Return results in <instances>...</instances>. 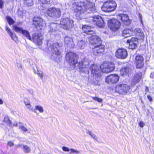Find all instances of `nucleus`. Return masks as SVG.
<instances>
[{
  "label": "nucleus",
  "instance_id": "obj_49",
  "mask_svg": "<svg viewBox=\"0 0 154 154\" xmlns=\"http://www.w3.org/2000/svg\"><path fill=\"white\" fill-rule=\"evenodd\" d=\"M139 17L140 19V22H141V23L142 24H143V21H142V15L140 14H139Z\"/></svg>",
  "mask_w": 154,
  "mask_h": 154
},
{
  "label": "nucleus",
  "instance_id": "obj_16",
  "mask_svg": "<svg viewBox=\"0 0 154 154\" xmlns=\"http://www.w3.org/2000/svg\"><path fill=\"white\" fill-rule=\"evenodd\" d=\"M93 49V54L95 56H99L101 55L104 51L105 46L103 45H100L97 46L91 47Z\"/></svg>",
  "mask_w": 154,
  "mask_h": 154
},
{
  "label": "nucleus",
  "instance_id": "obj_46",
  "mask_svg": "<svg viewBox=\"0 0 154 154\" xmlns=\"http://www.w3.org/2000/svg\"><path fill=\"white\" fill-rule=\"evenodd\" d=\"M6 30L7 31L9 35L11 34V33H12L11 30L9 28L7 27H6Z\"/></svg>",
  "mask_w": 154,
  "mask_h": 154
},
{
  "label": "nucleus",
  "instance_id": "obj_19",
  "mask_svg": "<svg viewBox=\"0 0 154 154\" xmlns=\"http://www.w3.org/2000/svg\"><path fill=\"white\" fill-rule=\"evenodd\" d=\"M127 43L129 44V49H135L137 46L138 40L136 38L132 37L130 39L128 40Z\"/></svg>",
  "mask_w": 154,
  "mask_h": 154
},
{
  "label": "nucleus",
  "instance_id": "obj_4",
  "mask_svg": "<svg viewBox=\"0 0 154 154\" xmlns=\"http://www.w3.org/2000/svg\"><path fill=\"white\" fill-rule=\"evenodd\" d=\"M52 42L50 41L47 42L48 47L50 46V49L53 54L57 56L60 55L61 53V49L58 43H55L51 45Z\"/></svg>",
  "mask_w": 154,
  "mask_h": 154
},
{
  "label": "nucleus",
  "instance_id": "obj_45",
  "mask_svg": "<svg viewBox=\"0 0 154 154\" xmlns=\"http://www.w3.org/2000/svg\"><path fill=\"white\" fill-rule=\"evenodd\" d=\"M62 149L65 152H69L70 150V149H69L68 148L65 146H63L62 147Z\"/></svg>",
  "mask_w": 154,
  "mask_h": 154
},
{
  "label": "nucleus",
  "instance_id": "obj_28",
  "mask_svg": "<svg viewBox=\"0 0 154 154\" xmlns=\"http://www.w3.org/2000/svg\"><path fill=\"white\" fill-rule=\"evenodd\" d=\"M86 42L83 40L81 39L78 40L77 46L79 48L83 49L86 46Z\"/></svg>",
  "mask_w": 154,
  "mask_h": 154
},
{
  "label": "nucleus",
  "instance_id": "obj_17",
  "mask_svg": "<svg viewBox=\"0 0 154 154\" xmlns=\"http://www.w3.org/2000/svg\"><path fill=\"white\" fill-rule=\"evenodd\" d=\"M128 55L127 50L124 48H119L117 50L116 53V57L119 59H125Z\"/></svg>",
  "mask_w": 154,
  "mask_h": 154
},
{
  "label": "nucleus",
  "instance_id": "obj_11",
  "mask_svg": "<svg viewBox=\"0 0 154 154\" xmlns=\"http://www.w3.org/2000/svg\"><path fill=\"white\" fill-rule=\"evenodd\" d=\"M119 79V75L116 74H112L107 76L105 79V82L108 84L112 85L116 83Z\"/></svg>",
  "mask_w": 154,
  "mask_h": 154
},
{
  "label": "nucleus",
  "instance_id": "obj_47",
  "mask_svg": "<svg viewBox=\"0 0 154 154\" xmlns=\"http://www.w3.org/2000/svg\"><path fill=\"white\" fill-rule=\"evenodd\" d=\"M17 66L20 70H21L22 69V67L21 64L20 63H17Z\"/></svg>",
  "mask_w": 154,
  "mask_h": 154
},
{
  "label": "nucleus",
  "instance_id": "obj_48",
  "mask_svg": "<svg viewBox=\"0 0 154 154\" xmlns=\"http://www.w3.org/2000/svg\"><path fill=\"white\" fill-rule=\"evenodd\" d=\"M139 126L141 127H143L145 125L144 123L142 121L140 122L139 123Z\"/></svg>",
  "mask_w": 154,
  "mask_h": 154
},
{
  "label": "nucleus",
  "instance_id": "obj_7",
  "mask_svg": "<svg viewBox=\"0 0 154 154\" xmlns=\"http://www.w3.org/2000/svg\"><path fill=\"white\" fill-rule=\"evenodd\" d=\"M120 22L116 19H112L108 21V26L110 29L115 31L119 29L120 26Z\"/></svg>",
  "mask_w": 154,
  "mask_h": 154
},
{
  "label": "nucleus",
  "instance_id": "obj_3",
  "mask_svg": "<svg viewBox=\"0 0 154 154\" xmlns=\"http://www.w3.org/2000/svg\"><path fill=\"white\" fill-rule=\"evenodd\" d=\"M66 59L70 65L75 66L77 64L78 57L75 53L69 52L66 54Z\"/></svg>",
  "mask_w": 154,
  "mask_h": 154
},
{
  "label": "nucleus",
  "instance_id": "obj_21",
  "mask_svg": "<svg viewBox=\"0 0 154 154\" xmlns=\"http://www.w3.org/2000/svg\"><path fill=\"white\" fill-rule=\"evenodd\" d=\"M59 26V25L57 24L52 23L50 25V31L51 33L53 35H57L59 32V31L58 29V27Z\"/></svg>",
  "mask_w": 154,
  "mask_h": 154
},
{
  "label": "nucleus",
  "instance_id": "obj_59",
  "mask_svg": "<svg viewBox=\"0 0 154 154\" xmlns=\"http://www.w3.org/2000/svg\"><path fill=\"white\" fill-rule=\"evenodd\" d=\"M45 51H47V52H48V50L47 49H45Z\"/></svg>",
  "mask_w": 154,
  "mask_h": 154
},
{
  "label": "nucleus",
  "instance_id": "obj_10",
  "mask_svg": "<svg viewBox=\"0 0 154 154\" xmlns=\"http://www.w3.org/2000/svg\"><path fill=\"white\" fill-rule=\"evenodd\" d=\"M73 21L67 18L63 19L60 21V25L61 27L65 29H69L73 26Z\"/></svg>",
  "mask_w": 154,
  "mask_h": 154
},
{
  "label": "nucleus",
  "instance_id": "obj_40",
  "mask_svg": "<svg viewBox=\"0 0 154 154\" xmlns=\"http://www.w3.org/2000/svg\"><path fill=\"white\" fill-rule=\"evenodd\" d=\"M70 152L69 153V154L73 153V154H79L80 152L77 150L75 149H70Z\"/></svg>",
  "mask_w": 154,
  "mask_h": 154
},
{
  "label": "nucleus",
  "instance_id": "obj_57",
  "mask_svg": "<svg viewBox=\"0 0 154 154\" xmlns=\"http://www.w3.org/2000/svg\"><path fill=\"white\" fill-rule=\"evenodd\" d=\"M91 133V132L89 131H88L87 132V133L89 134H90Z\"/></svg>",
  "mask_w": 154,
  "mask_h": 154
},
{
  "label": "nucleus",
  "instance_id": "obj_54",
  "mask_svg": "<svg viewBox=\"0 0 154 154\" xmlns=\"http://www.w3.org/2000/svg\"><path fill=\"white\" fill-rule=\"evenodd\" d=\"M13 125L14 126H16V127H17V126L19 127V125H18V124L17 123H14Z\"/></svg>",
  "mask_w": 154,
  "mask_h": 154
},
{
  "label": "nucleus",
  "instance_id": "obj_33",
  "mask_svg": "<svg viewBox=\"0 0 154 154\" xmlns=\"http://www.w3.org/2000/svg\"><path fill=\"white\" fill-rule=\"evenodd\" d=\"M24 37L30 40H31V37L30 36L29 32L25 29H23L21 33Z\"/></svg>",
  "mask_w": 154,
  "mask_h": 154
},
{
  "label": "nucleus",
  "instance_id": "obj_20",
  "mask_svg": "<svg viewBox=\"0 0 154 154\" xmlns=\"http://www.w3.org/2000/svg\"><path fill=\"white\" fill-rule=\"evenodd\" d=\"M135 63L137 68H142L144 65L143 57L141 55L136 56L135 59Z\"/></svg>",
  "mask_w": 154,
  "mask_h": 154
},
{
  "label": "nucleus",
  "instance_id": "obj_56",
  "mask_svg": "<svg viewBox=\"0 0 154 154\" xmlns=\"http://www.w3.org/2000/svg\"><path fill=\"white\" fill-rule=\"evenodd\" d=\"M153 76H154V75H153V74H151V75H150V77L151 78H153Z\"/></svg>",
  "mask_w": 154,
  "mask_h": 154
},
{
  "label": "nucleus",
  "instance_id": "obj_43",
  "mask_svg": "<svg viewBox=\"0 0 154 154\" xmlns=\"http://www.w3.org/2000/svg\"><path fill=\"white\" fill-rule=\"evenodd\" d=\"M37 74L41 79L43 78V74L42 71H38L37 72Z\"/></svg>",
  "mask_w": 154,
  "mask_h": 154
},
{
  "label": "nucleus",
  "instance_id": "obj_18",
  "mask_svg": "<svg viewBox=\"0 0 154 154\" xmlns=\"http://www.w3.org/2000/svg\"><path fill=\"white\" fill-rule=\"evenodd\" d=\"M118 17L119 18L121 19L123 24L124 25H129L131 23V21L127 14H120L118 15Z\"/></svg>",
  "mask_w": 154,
  "mask_h": 154
},
{
  "label": "nucleus",
  "instance_id": "obj_38",
  "mask_svg": "<svg viewBox=\"0 0 154 154\" xmlns=\"http://www.w3.org/2000/svg\"><path fill=\"white\" fill-rule=\"evenodd\" d=\"M25 4L28 6H31L33 5L32 0H24Z\"/></svg>",
  "mask_w": 154,
  "mask_h": 154
},
{
  "label": "nucleus",
  "instance_id": "obj_34",
  "mask_svg": "<svg viewBox=\"0 0 154 154\" xmlns=\"http://www.w3.org/2000/svg\"><path fill=\"white\" fill-rule=\"evenodd\" d=\"M35 109L36 110H38L40 113H43L44 111L43 107L39 105L35 106Z\"/></svg>",
  "mask_w": 154,
  "mask_h": 154
},
{
  "label": "nucleus",
  "instance_id": "obj_35",
  "mask_svg": "<svg viewBox=\"0 0 154 154\" xmlns=\"http://www.w3.org/2000/svg\"><path fill=\"white\" fill-rule=\"evenodd\" d=\"M6 19L8 22V23L10 25L12 24L15 23V21L14 20L10 17L7 16L6 17Z\"/></svg>",
  "mask_w": 154,
  "mask_h": 154
},
{
  "label": "nucleus",
  "instance_id": "obj_37",
  "mask_svg": "<svg viewBox=\"0 0 154 154\" xmlns=\"http://www.w3.org/2000/svg\"><path fill=\"white\" fill-rule=\"evenodd\" d=\"M11 39L15 42H16L17 39V37L15 33H11V34L9 35Z\"/></svg>",
  "mask_w": 154,
  "mask_h": 154
},
{
  "label": "nucleus",
  "instance_id": "obj_25",
  "mask_svg": "<svg viewBox=\"0 0 154 154\" xmlns=\"http://www.w3.org/2000/svg\"><path fill=\"white\" fill-rule=\"evenodd\" d=\"M131 71V69L128 67L122 68L120 70V74L122 76L128 75Z\"/></svg>",
  "mask_w": 154,
  "mask_h": 154
},
{
  "label": "nucleus",
  "instance_id": "obj_8",
  "mask_svg": "<svg viewBox=\"0 0 154 154\" xmlns=\"http://www.w3.org/2000/svg\"><path fill=\"white\" fill-rule=\"evenodd\" d=\"M100 67L96 64H93L91 65L90 70L93 77L96 78L101 75Z\"/></svg>",
  "mask_w": 154,
  "mask_h": 154
},
{
  "label": "nucleus",
  "instance_id": "obj_44",
  "mask_svg": "<svg viewBox=\"0 0 154 154\" xmlns=\"http://www.w3.org/2000/svg\"><path fill=\"white\" fill-rule=\"evenodd\" d=\"M25 103L26 106L29 109H31V106L30 105V103H26V102H25Z\"/></svg>",
  "mask_w": 154,
  "mask_h": 154
},
{
  "label": "nucleus",
  "instance_id": "obj_36",
  "mask_svg": "<svg viewBox=\"0 0 154 154\" xmlns=\"http://www.w3.org/2000/svg\"><path fill=\"white\" fill-rule=\"evenodd\" d=\"M3 121L8 124L9 126L11 125V121L9 120V118L8 116H5Z\"/></svg>",
  "mask_w": 154,
  "mask_h": 154
},
{
  "label": "nucleus",
  "instance_id": "obj_29",
  "mask_svg": "<svg viewBox=\"0 0 154 154\" xmlns=\"http://www.w3.org/2000/svg\"><path fill=\"white\" fill-rule=\"evenodd\" d=\"M17 146L18 147H21L23 151L25 153H29L31 152V149L27 145L19 144Z\"/></svg>",
  "mask_w": 154,
  "mask_h": 154
},
{
  "label": "nucleus",
  "instance_id": "obj_30",
  "mask_svg": "<svg viewBox=\"0 0 154 154\" xmlns=\"http://www.w3.org/2000/svg\"><path fill=\"white\" fill-rule=\"evenodd\" d=\"M55 8H51L45 11V13L48 16L53 17V13L54 12Z\"/></svg>",
  "mask_w": 154,
  "mask_h": 154
},
{
  "label": "nucleus",
  "instance_id": "obj_58",
  "mask_svg": "<svg viewBox=\"0 0 154 154\" xmlns=\"http://www.w3.org/2000/svg\"><path fill=\"white\" fill-rule=\"evenodd\" d=\"M93 134L91 132V133L89 135L91 136L92 135H93Z\"/></svg>",
  "mask_w": 154,
  "mask_h": 154
},
{
  "label": "nucleus",
  "instance_id": "obj_53",
  "mask_svg": "<svg viewBox=\"0 0 154 154\" xmlns=\"http://www.w3.org/2000/svg\"><path fill=\"white\" fill-rule=\"evenodd\" d=\"M91 137L95 140H97V137L94 134L92 135L91 136Z\"/></svg>",
  "mask_w": 154,
  "mask_h": 154
},
{
  "label": "nucleus",
  "instance_id": "obj_22",
  "mask_svg": "<svg viewBox=\"0 0 154 154\" xmlns=\"http://www.w3.org/2000/svg\"><path fill=\"white\" fill-rule=\"evenodd\" d=\"M142 75V73L140 72L136 73L134 75L133 79H132L131 82L132 84L134 85L137 83L141 79Z\"/></svg>",
  "mask_w": 154,
  "mask_h": 154
},
{
  "label": "nucleus",
  "instance_id": "obj_9",
  "mask_svg": "<svg viewBox=\"0 0 154 154\" xmlns=\"http://www.w3.org/2000/svg\"><path fill=\"white\" fill-rule=\"evenodd\" d=\"M130 87L126 84H122L117 85L115 88V91L120 94H125L128 92Z\"/></svg>",
  "mask_w": 154,
  "mask_h": 154
},
{
  "label": "nucleus",
  "instance_id": "obj_23",
  "mask_svg": "<svg viewBox=\"0 0 154 154\" xmlns=\"http://www.w3.org/2000/svg\"><path fill=\"white\" fill-rule=\"evenodd\" d=\"M132 35H137L139 36V38L143 39L144 37V35L143 32L140 29L136 28L134 29V31L133 30Z\"/></svg>",
  "mask_w": 154,
  "mask_h": 154
},
{
  "label": "nucleus",
  "instance_id": "obj_2",
  "mask_svg": "<svg viewBox=\"0 0 154 154\" xmlns=\"http://www.w3.org/2000/svg\"><path fill=\"white\" fill-rule=\"evenodd\" d=\"M117 7L115 1H107L105 2L101 7L102 11L105 12H110L114 11Z\"/></svg>",
  "mask_w": 154,
  "mask_h": 154
},
{
  "label": "nucleus",
  "instance_id": "obj_42",
  "mask_svg": "<svg viewBox=\"0 0 154 154\" xmlns=\"http://www.w3.org/2000/svg\"><path fill=\"white\" fill-rule=\"evenodd\" d=\"M51 0H39V1L42 4H49Z\"/></svg>",
  "mask_w": 154,
  "mask_h": 154
},
{
  "label": "nucleus",
  "instance_id": "obj_51",
  "mask_svg": "<svg viewBox=\"0 0 154 154\" xmlns=\"http://www.w3.org/2000/svg\"><path fill=\"white\" fill-rule=\"evenodd\" d=\"M3 2L2 0H0V8H2L3 5Z\"/></svg>",
  "mask_w": 154,
  "mask_h": 154
},
{
  "label": "nucleus",
  "instance_id": "obj_14",
  "mask_svg": "<svg viewBox=\"0 0 154 154\" xmlns=\"http://www.w3.org/2000/svg\"><path fill=\"white\" fill-rule=\"evenodd\" d=\"M43 40V37L41 33H35L32 34L30 40L39 45L42 44Z\"/></svg>",
  "mask_w": 154,
  "mask_h": 154
},
{
  "label": "nucleus",
  "instance_id": "obj_12",
  "mask_svg": "<svg viewBox=\"0 0 154 154\" xmlns=\"http://www.w3.org/2000/svg\"><path fill=\"white\" fill-rule=\"evenodd\" d=\"M88 62L86 59H85L83 61L79 62L78 63V67L81 72L86 74L89 73L88 70Z\"/></svg>",
  "mask_w": 154,
  "mask_h": 154
},
{
  "label": "nucleus",
  "instance_id": "obj_60",
  "mask_svg": "<svg viewBox=\"0 0 154 154\" xmlns=\"http://www.w3.org/2000/svg\"><path fill=\"white\" fill-rule=\"evenodd\" d=\"M49 48H48V49H49ZM49 51H50V49H49Z\"/></svg>",
  "mask_w": 154,
  "mask_h": 154
},
{
  "label": "nucleus",
  "instance_id": "obj_55",
  "mask_svg": "<svg viewBox=\"0 0 154 154\" xmlns=\"http://www.w3.org/2000/svg\"><path fill=\"white\" fill-rule=\"evenodd\" d=\"M3 102L2 100L0 99V104H2Z\"/></svg>",
  "mask_w": 154,
  "mask_h": 154
},
{
  "label": "nucleus",
  "instance_id": "obj_27",
  "mask_svg": "<svg viewBox=\"0 0 154 154\" xmlns=\"http://www.w3.org/2000/svg\"><path fill=\"white\" fill-rule=\"evenodd\" d=\"M132 29H125L122 31V36L125 37L127 38L131 35H132Z\"/></svg>",
  "mask_w": 154,
  "mask_h": 154
},
{
  "label": "nucleus",
  "instance_id": "obj_50",
  "mask_svg": "<svg viewBox=\"0 0 154 154\" xmlns=\"http://www.w3.org/2000/svg\"><path fill=\"white\" fill-rule=\"evenodd\" d=\"M13 142L12 141H9L8 142V145L10 146H11L14 145Z\"/></svg>",
  "mask_w": 154,
  "mask_h": 154
},
{
  "label": "nucleus",
  "instance_id": "obj_32",
  "mask_svg": "<svg viewBox=\"0 0 154 154\" xmlns=\"http://www.w3.org/2000/svg\"><path fill=\"white\" fill-rule=\"evenodd\" d=\"M61 16L60 10L59 8H55L54 12L53 13V17L59 18Z\"/></svg>",
  "mask_w": 154,
  "mask_h": 154
},
{
  "label": "nucleus",
  "instance_id": "obj_15",
  "mask_svg": "<svg viewBox=\"0 0 154 154\" xmlns=\"http://www.w3.org/2000/svg\"><path fill=\"white\" fill-rule=\"evenodd\" d=\"M89 42L91 45L94 46L101 45V38L96 35H93L90 37Z\"/></svg>",
  "mask_w": 154,
  "mask_h": 154
},
{
  "label": "nucleus",
  "instance_id": "obj_5",
  "mask_svg": "<svg viewBox=\"0 0 154 154\" xmlns=\"http://www.w3.org/2000/svg\"><path fill=\"white\" fill-rule=\"evenodd\" d=\"M114 64L112 62H104L101 65L100 68L104 72L109 73L113 71L115 69Z\"/></svg>",
  "mask_w": 154,
  "mask_h": 154
},
{
  "label": "nucleus",
  "instance_id": "obj_1",
  "mask_svg": "<svg viewBox=\"0 0 154 154\" xmlns=\"http://www.w3.org/2000/svg\"><path fill=\"white\" fill-rule=\"evenodd\" d=\"M73 9L74 15L77 17L82 13H89L94 11L95 8L93 3L85 1L75 3V5H74Z\"/></svg>",
  "mask_w": 154,
  "mask_h": 154
},
{
  "label": "nucleus",
  "instance_id": "obj_6",
  "mask_svg": "<svg viewBox=\"0 0 154 154\" xmlns=\"http://www.w3.org/2000/svg\"><path fill=\"white\" fill-rule=\"evenodd\" d=\"M90 22L100 27H103L104 25L103 20L102 18L99 15L89 18Z\"/></svg>",
  "mask_w": 154,
  "mask_h": 154
},
{
  "label": "nucleus",
  "instance_id": "obj_26",
  "mask_svg": "<svg viewBox=\"0 0 154 154\" xmlns=\"http://www.w3.org/2000/svg\"><path fill=\"white\" fill-rule=\"evenodd\" d=\"M82 29L84 32L87 34H91L94 32V31L92 29V28H91V27L87 25H84Z\"/></svg>",
  "mask_w": 154,
  "mask_h": 154
},
{
  "label": "nucleus",
  "instance_id": "obj_13",
  "mask_svg": "<svg viewBox=\"0 0 154 154\" xmlns=\"http://www.w3.org/2000/svg\"><path fill=\"white\" fill-rule=\"evenodd\" d=\"M33 23L36 28L40 29H42L43 27L46 26V23L43 20L42 18L38 17H34L33 18Z\"/></svg>",
  "mask_w": 154,
  "mask_h": 154
},
{
  "label": "nucleus",
  "instance_id": "obj_24",
  "mask_svg": "<svg viewBox=\"0 0 154 154\" xmlns=\"http://www.w3.org/2000/svg\"><path fill=\"white\" fill-rule=\"evenodd\" d=\"M64 42L65 44L70 47H73L74 46L72 39L68 36L64 38Z\"/></svg>",
  "mask_w": 154,
  "mask_h": 154
},
{
  "label": "nucleus",
  "instance_id": "obj_31",
  "mask_svg": "<svg viewBox=\"0 0 154 154\" xmlns=\"http://www.w3.org/2000/svg\"><path fill=\"white\" fill-rule=\"evenodd\" d=\"M12 29L16 32L20 33H21L23 29L22 27L16 25H14L13 26Z\"/></svg>",
  "mask_w": 154,
  "mask_h": 154
},
{
  "label": "nucleus",
  "instance_id": "obj_52",
  "mask_svg": "<svg viewBox=\"0 0 154 154\" xmlns=\"http://www.w3.org/2000/svg\"><path fill=\"white\" fill-rule=\"evenodd\" d=\"M147 97V98L151 102L152 101V98L150 95H148Z\"/></svg>",
  "mask_w": 154,
  "mask_h": 154
},
{
  "label": "nucleus",
  "instance_id": "obj_41",
  "mask_svg": "<svg viewBox=\"0 0 154 154\" xmlns=\"http://www.w3.org/2000/svg\"><path fill=\"white\" fill-rule=\"evenodd\" d=\"M92 98L94 100L97 101L98 102L101 103L102 101V99L101 98L97 97H92Z\"/></svg>",
  "mask_w": 154,
  "mask_h": 154
},
{
  "label": "nucleus",
  "instance_id": "obj_39",
  "mask_svg": "<svg viewBox=\"0 0 154 154\" xmlns=\"http://www.w3.org/2000/svg\"><path fill=\"white\" fill-rule=\"evenodd\" d=\"M19 128L20 129L21 131H23L25 132H29V131L28 129L23 125H20L19 126Z\"/></svg>",
  "mask_w": 154,
  "mask_h": 154
}]
</instances>
